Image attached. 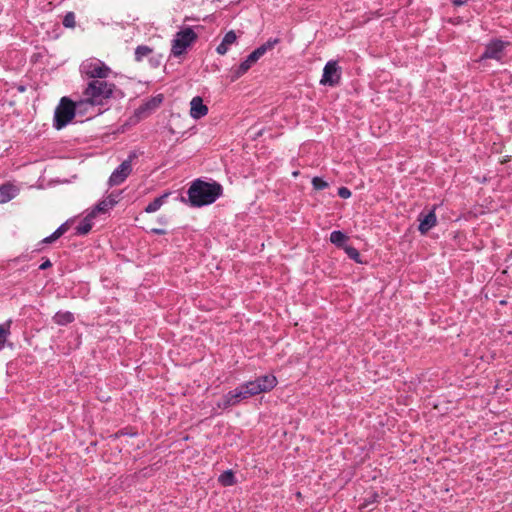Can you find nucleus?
<instances>
[{"label": "nucleus", "instance_id": "f257e3e1", "mask_svg": "<svg viewBox=\"0 0 512 512\" xmlns=\"http://www.w3.org/2000/svg\"><path fill=\"white\" fill-rule=\"evenodd\" d=\"M221 192L222 187L216 182L207 183L196 180L188 189L187 194L192 206L201 207L215 202Z\"/></svg>", "mask_w": 512, "mask_h": 512}, {"label": "nucleus", "instance_id": "f03ea898", "mask_svg": "<svg viewBox=\"0 0 512 512\" xmlns=\"http://www.w3.org/2000/svg\"><path fill=\"white\" fill-rule=\"evenodd\" d=\"M115 85L107 82L105 79L92 80L88 83L84 90L85 100L80 103H88L91 105H102L104 100L111 97Z\"/></svg>", "mask_w": 512, "mask_h": 512}, {"label": "nucleus", "instance_id": "7ed1b4c3", "mask_svg": "<svg viewBox=\"0 0 512 512\" xmlns=\"http://www.w3.org/2000/svg\"><path fill=\"white\" fill-rule=\"evenodd\" d=\"M76 105L67 97H62L55 109L54 127L57 130L64 128L75 116Z\"/></svg>", "mask_w": 512, "mask_h": 512}, {"label": "nucleus", "instance_id": "20e7f679", "mask_svg": "<svg viewBox=\"0 0 512 512\" xmlns=\"http://www.w3.org/2000/svg\"><path fill=\"white\" fill-rule=\"evenodd\" d=\"M279 39H269L266 43L255 49L235 70V78L244 75L267 51L272 50Z\"/></svg>", "mask_w": 512, "mask_h": 512}, {"label": "nucleus", "instance_id": "39448f33", "mask_svg": "<svg viewBox=\"0 0 512 512\" xmlns=\"http://www.w3.org/2000/svg\"><path fill=\"white\" fill-rule=\"evenodd\" d=\"M197 40V34L190 27H186L176 33L172 41L171 54L179 57L186 53L190 47Z\"/></svg>", "mask_w": 512, "mask_h": 512}, {"label": "nucleus", "instance_id": "423d86ee", "mask_svg": "<svg viewBox=\"0 0 512 512\" xmlns=\"http://www.w3.org/2000/svg\"><path fill=\"white\" fill-rule=\"evenodd\" d=\"M81 73L94 80L106 79L111 73L110 67L99 59H87L80 67Z\"/></svg>", "mask_w": 512, "mask_h": 512}, {"label": "nucleus", "instance_id": "0eeeda50", "mask_svg": "<svg viewBox=\"0 0 512 512\" xmlns=\"http://www.w3.org/2000/svg\"><path fill=\"white\" fill-rule=\"evenodd\" d=\"M244 385L250 396H254L263 392L271 391L277 385V379L274 375H264L253 381H248L244 383Z\"/></svg>", "mask_w": 512, "mask_h": 512}, {"label": "nucleus", "instance_id": "6e6552de", "mask_svg": "<svg viewBox=\"0 0 512 512\" xmlns=\"http://www.w3.org/2000/svg\"><path fill=\"white\" fill-rule=\"evenodd\" d=\"M341 80V68L338 63L334 60H330L326 63L323 69V75L320 80L322 85L330 87L337 86Z\"/></svg>", "mask_w": 512, "mask_h": 512}, {"label": "nucleus", "instance_id": "1a4fd4ad", "mask_svg": "<svg viewBox=\"0 0 512 512\" xmlns=\"http://www.w3.org/2000/svg\"><path fill=\"white\" fill-rule=\"evenodd\" d=\"M136 158V155L133 153L129 155L128 159L124 160L111 174L109 178L110 186H117L123 183L126 178L132 172V160Z\"/></svg>", "mask_w": 512, "mask_h": 512}, {"label": "nucleus", "instance_id": "9d476101", "mask_svg": "<svg viewBox=\"0 0 512 512\" xmlns=\"http://www.w3.org/2000/svg\"><path fill=\"white\" fill-rule=\"evenodd\" d=\"M507 45H509L508 42H504L500 39L492 40L486 45L485 52L482 54L481 58L501 60Z\"/></svg>", "mask_w": 512, "mask_h": 512}, {"label": "nucleus", "instance_id": "9b49d317", "mask_svg": "<svg viewBox=\"0 0 512 512\" xmlns=\"http://www.w3.org/2000/svg\"><path fill=\"white\" fill-rule=\"evenodd\" d=\"M144 58H149L152 67L157 68L161 62V55H153V49L147 45H139L135 49L134 59L136 62H142Z\"/></svg>", "mask_w": 512, "mask_h": 512}, {"label": "nucleus", "instance_id": "f8f14e48", "mask_svg": "<svg viewBox=\"0 0 512 512\" xmlns=\"http://www.w3.org/2000/svg\"><path fill=\"white\" fill-rule=\"evenodd\" d=\"M419 231L421 234H426L429 230L437 224V217L434 210H430L427 213L421 212L418 216Z\"/></svg>", "mask_w": 512, "mask_h": 512}, {"label": "nucleus", "instance_id": "ddd939ff", "mask_svg": "<svg viewBox=\"0 0 512 512\" xmlns=\"http://www.w3.org/2000/svg\"><path fill=\"white\" fill-rule=\"evenodd\" d=\"M208 113V107L203 103V99L200 96H195L190 102V116L194 119H200L206 116Z\"/></svg>", "mask_w": 512, "mask_h": 512}, {"label": "nucleus", "instance_id": "4468645a", "mask_svg": "<svg viewBox=\"0 0 512 512\" xmlns=\"http://www.w3.org/2000/svg\"><path fill=\"white\" fill-rule=\"evenodd\" d=\"M95 218V211H91L76 227V234L86 235L88 234L93 226V219Z\"/></svg>", "mask_w": 512, "mask_h": 512}, {"label": "nucleus", "instance_id": "2eb2a0df", "mask_svg": "<svg viewBox=\"0 0 512 512\" xmlns=\"http://www.w3.org/2000/svg\"><path fill=\"white\" fill-rule=\"evenodd\" d=\"M240 401L241 400L239 399L238 393L234 389L225 394L217 405L221 409H226L228 407L237 405Z\"/></svg>", "mask_w": 512, "mask_h": 512}, {"label": "nucleus", "instance_id": "dca6fc26", "mask_svg": "<svg viewBox=\"0 0 512 512\" xmlns=\"http://www.w3.org/2000/svg\"><path fill=\"white\" fill-rule=\"evenodd\" d=\"M17 194V189L12 184L0 185L1 202H8L13 199Z\"/></svg>", "mask_w": 512, "mask_h": 512}, {"label": "nucleus", "instance_id": "f3484780", "mask_svg": "<svg viewBox=\"0 0 512 512\" xmlns=\"http://www.w3.org/2000/svg\"><path fill=\"white\" fill-rule=\"evenodd\" d=\"M11 325L12 320H7L6 322L0 324V350L5 347V344L11 335Z\"/></svg>", "mask_w": 512, "mask_h": 512}, {"label": "nucleus", "instance_id": "a211bd4d", "mask_svg": "<svg viewBox=\"0 0 512 512\" xmlns=\"http://www.w3.org/2000/svg\"><path fill=\"white\" fill-rule=\"evenodd\" d=\"M74 319V315L69 311H59L53 316V321L58 325H67Z\"/></svg>", "mask_w": 512, "mask_h": 512}, {"label": "nucleus", "instance_id": "6ab92c4d", "mask_svg": "<svg viewBox=\"0 0 512 512\" xmlns=\"http://www.w3.org/2000/svg\"><path fill=\"white\" fill-rule=\"evenodd\" d=\"M169 195H170V193H164L160 197L155 198L151 203H149L146 206L145 212L146 213H154V212L158 211L161 208V206L165 203V201Z\"/></svg>", "mask_w": 512, "mask_h": 512}, {"label": "nucleus", "instance_id": "aec40b11", "mask_svg": "<svg viewBox=\"0 0 512 512\" xmlns=\"http://www.w3.org/2000/svg\"><path fill=\"white\" fill-rule=\"evenodd\" d=\"M162 102V95L152 98L150 101L146 102L138 109L139 114H145L146 112H151L156 109Z\"/></svg>", "mask_w": 512, "mask_h": 512}, {"label": "nucleus", "instance_id": "412c9836", "mask_svg": "<svg viewBox=\"0 0 512 512\" xmlns=\"http://www.w3.org/2000/svg\"><path fill=\"white\" fill-rule=\"evenodd\" d=\"M116 203H117V201L114 198L108 197V198L102 200L101 202H99L92 211H95V215L97 213H106Z\"/></svg>", "mask_w": 512, "mask_h": 512}, {"label": "nucleus", "instance_id": "4be33fe9", "mask_svg": "<svg viewBox=\"0 0 512 512\" xmlns=\"http://www.w3.org/2000/svg\"><path fill=\"white\" fill-rule=\"evenodd\" d=\"M347 240H348V236L341 231H333L330 234L331 243H333L334 245H336L339 248H344L346 246L345 243Z\"/></svg>", "mask_w": 512, "mask_h": 512}, {"label": "nucleus", "instance_id": "5701e85b", "mask_svg": "<svg viewBox=\"0 0 512 512\" xmlns=\"http://www.w3.org/2000/svg\"><path fill=\"white\" fill-rule=\"evenodd\" d=\"M69 227L67 223L62 224L52 235L43 239L44 243H52L60 238L63 234L68 231Z\"/></svg>", "mask_w": 512, "mask_h": 512}, {"label": "nucleus", "instance_id": "b1692460", "mask_svg": "<svg viewBox=\"0 0 512 512\" xmlns=\"http://www.w3.org/2000/svg\"><path fill=\"white\" fill-rule=\"evenodd\" d=\"M219 482L223 486H232L235 483V476L232 471H225L219 476Z\"/></svg>", "mask_w": 512, "mask_h": 512}, {"label": "nucleus", "instance_id": "393cba45", "mask_svg": "<svg viewBox=\"0 0 512 512\" xmlns=\"http://www.w3.org/2000/svg\"><path fill=\"white\" fill-rule=\"evenodd\" d=\"M343 249L350 259L357 263H362L360 253L355 247L346 245Z\"/></svg>", "mask_w": 512, "mask_h": 512}, {"label": "nucleus", "instance_id": "a878e982", "mask_svg": "<svg viewBox=\"0 0 512 512\" xmlns=\"http://www.w3.org/2000/svg\"><path fill=\"white\" fill-rule=\"evenodd\" d=\"M63 25L66 27V28H74L75 25H76V21H75V14L73 12H68L65 16H64V19H63Z\"/></svg>", "mask_w": 512, "mask_h": 512}, {"label": "nucleus", "instance_id": "bb28decb", "mask_svg": "<svg viewBox=\"0 0 512 512\" xmlns=\"http://www.w3.org/2000/svg\"><path fill=\"white\" fill-rule=\"evenodd\" d=\"M312 185L315 190H324L328 187V183L320 177H314L312 179Z\"/></svg>", "mask_w": 512, "mask_h": 512}, {"label": "nucleus", "instance_id": "cd10ccee", "mask_svg": "<svg viewBox=\"0 0 512 512\" xmlns=\"http://www.w3.org/2000/svg\"><path fill=\"white\" fill-rule=\"evenodd\" d=\"M237 36L233 30L227 32L222 42L228 47L236 42Z\"/></svg>", "mask_w": 512, "mask_h": 512}, {"label": "nucleus", "instance_id": "c85d7f7f", "mask_svg": "<svg viewBox=\"0 0 512 512\" xmlns=\"http://www.w3.org/2000/svg\"><path fill=\"white\" fill-rule=\"evenodd\" d=\"M236 392L238 393V396H239V399L242 401L244 399H247L250 396L249 392L247 389H245V385L242 384L240 385L239 387L235 388Z\"/></svg>", "mask_w": 512, "mask_h": 512}, {"label": "nucleus", "instance_id": "c756f323", "mask_svg": "<svg viewBox=\"0 0 512 512\" xmlns=\"http://www.w3.org/2000/svg\"><path fill=\"white\" fill-rule=\"evenodd\" d=\"M338 195L343 199H347L351 196V191L346 187H341L338 190Z\"/></svg>", "mask_w": 512, "mask_h": 512}, {"label": "nucleus", "instance_id": "7c9ffc66", "mask_svg": "<svg viewBox=\"0 0 512 512\" xmlns=\"http://www.w3.org/2000/svg\"><path fill=\"white\" fill-rule=\"evenodd\" d=\"M229 47L227 45H225L223 42H221L217 48H216V52L220 55H224L227 53Z\"/></svg>", "mask_w": 512, "mask_h": 512}, {"label": "nucleus", "instance_id": "2f4dec72", "mask_svg": "<svg viewBox=\"0 0 512 512\" xmlns=\"http://www.w3.org/2000/svg\"><path fill=\"white\" fill-rule=\"evenodd\" d=\"M151 232L157 234V235H164L166 234V230L165 229H161V228H151Z\"/></svg>", "mask_w": 512, "mask_h": 512}, {"label": "nucleus", "instance_id": "473e14b6", "mask_svg": "<svg viewBox=\"0 0 512 512\" xmlns=\"http://www.w3.org/2000/svg\"><path fill=\"white\" fill-rule=\"evenodd\" d=\"M51 266H52V263L50 262V260H46L45 262H43V263L40 265V267H39V268H40L41 270H45V269H47V268H49V267H51Z\"/></svg>", "mask_w": 512, "mask_h": 512}, {"label": "nucleus", "instance_id": "72a5a7b5", "mask_svg": "<svg viewBox=\"0 0 512 512\" xmlns=\"http://www.w3.org/2000/svg\"><path fill=\"white\" fill-rule=\"evenodd\" d=\"M466 3V0H453L454 6H461Z\"/></svg>", "mask_w": 512, "mask_h": 512}, {"label": "nucleus", "instance_id": "f704fd0d", "mask_svg": "<svg viewBox=\"0 0 512 512\" xmlns=\"http://www.w3.org/2000/svg\"><path fill=\"white\" fill-rule=\"evenodd\" d=\"M160 222H161V224H163V225L167 224V220H166V218H165V217H161V218H160Z\"/></svg>", "mask_w": 512, "mask_h": 512}]
</instances>
